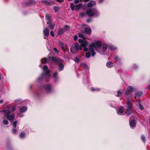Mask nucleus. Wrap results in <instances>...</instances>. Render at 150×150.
<instances>
[{"mask_svg": "<svg viewBox=\"0 0 150 150\" xmlns=\"http://www.w3.org/2000/svg\"><path fill=\"white\" fill-rule=\"evenodd\" d=\"M64 28L65 30V31H67L69 29L70 26L67 25H65L64 26Z\"/></svg>", "mask_w": 150, "mask_h": 150, "instance_id": "obj_39", "label": "nucleus"}, {"mask_svg": "<svg viewBox=\"0 0 150 150\" xmlns=\"http://www.w3.org/2000/svg\"><path fill=\"white\" fill-rule=\"evenodd\" d=\"M47 59L46 58H44L40 60V62L41 64H44L47 62Z\"/></svg>", "mask_w": 150, "mask_h": 150, "instance_id": "obj_29", "label": "nucleus"}, {"mask_svg": "<svg viewBox=\"0 0 150 150\" xmlns=\"http://www.w3.org/2000/svg\"><path fill=\"white\" fill-rule=\"evenodd\" d=\"M139 106L140 109V110H142L144 109V108L143 106L142 105H141L139 102Z\"/></svg>", "mask_w": 150, "mask_h": 150, "instance_id": "obj_40", "label": "nucleus"}, {"mask_svg": "<svg viewBox=\"0 0 150 150\" xmlns=\"http://www.w3.org/2000/svg\"><path fill=\"white\" fill-rule=\"evenodd\" d=\"M86 13H85L84 12H82L79 14V16L80 17H81V18H83V17H84L86 15Z\"/></svg>", "mask_w": 150, "mask_h": 150, "instance_id": "obj_36", "label": "nucleus"}, {"mask_svg": "<svg viewBox=\"0 0 150 150\" xmlns=\"http://www.w3.org/2000/svg\"><path fill=\"white\" fill-rule=\"evenodd\" d=\"M81 47L78 43L75 42L74 45L72 46L71 47V52L72 53L76 54L81 49Z\"/></svg>", "mask_w": 150, "mask_h": 150, "instance_id": "obj_8", "label": "nucleus"}, {"mask_svg": "<svg viewBox=\"0 0 150 150\" xmlns=\"http://www.w3.org/2000/svg\"><path fill=\"white\" fill-rule=\"evenodd\" d=\"M49 31L48 28L45 29L43 31L44 35L45 36H44V38L45 39H47V37L49 36Z\"/></svg>", "mask_w": 150, "mask_h": 150, "instance_id": "obj_14", "label": "nucleus"}, {"mask_svg": "<svg viewBox=\"0 0 150 150\" xmlns=\"http://www.w3.org/2000/svg\"><path fill=\"white\" fill-rule=\"evenodd\" d=\"M48 26L52 30H53L54 27V24H52L51 23H49Z\"/></svg>", "mask_w": 150, "mask_h": 150, "instance_id": "obj_28", "label": "nucleus"}, {"mask_svg": "<svg viewBox=\"0 0 150 150\" xmlns=\"http://www.w3.org/2000/svg\"><path fill=\"white\" fill-rule=\"evenodd\" d=\"M100 89L98 88H91V90L93 91H98L100 90Z\"/></svg>", "mask_w": 150, "mask_h": 150, "instance_id": "obj_34", "label": "nucleus"}, {"mask_svg": "<svg viewBox=\"0 0 150 150\" xmlns=\"http://www.w3.org/2000/svg\"><path fill=\"white\" fill-rule=\"evenodd\" d=\"M88 49L89 50V49ZM91 52L89 51V52H87L86 53V56L87 58H89V57L91 56Z\"/></svg>", "mask_w": 150, "mask_h": 150, "instance_id": "obj_35", "label": "nucleus"}, {"mask_svg": "<svg viewBox=\"0 0 150 150\" xmlns=\"http://www.w3.org/2000/svg\"><path fill=\"white\" fill-rule=\"evenodd\" d=\"M134 118V119H132V128H133L136 126V121L137 118H136L134 117L133 115H132V118Z\"/></svg>", "mask_w": 150, "mask_h": 150, "instance_id": "obj_23", "label": "nucleus"}, {"mask_svg": "<svg viewBox=\"0 0 150 150\" xmlns=\"http://www.w3.org/2000/svg\"><path fill=\"white\" fill-rule=\"evenodd\" d=\"M79 42L81 43V46L83 48V50L85 52L88 50V41L85 40H83L81 39H79L78 40Z\"/></svg>", "mask_w": 150, "mask_h": 150, "instance_id": "obj_7", "label": "nucleus"}, {"mask_svg": "<svg viewBox=\"0 0 150 150\" xmlns=\"http://www.w3.org/2000/svg\"><path fill=\"white\" fill-rule=\"evenodd\" d=\"M53 9L55 12H57L59 9V7L58 6H55L53 7Z\"/></svg>", "mask_w": 150, "mask_h": 150, "instance_id": "obj_37", "label": "nucleus"}, {"mask_svg": "<svg viewBox=\"0 0 150 150\" xmlns=\"http://www.w3.org/2000/svg\"><path fill=\"white\" fill-rule=\"evenodd\" d=\"M8 108H7L5 109L0 110V112H4V115H5V114H6L5 113H6V110H7Z\"/></svg>", "mask_w": 150, "mask_h": 150, "instance_id": "obj_44", "label": "nucleus"}, {"mask_svg": "<svg viewBox=\"0 0 150 150\" xmlns=\"http://www.w3.org/2000/svg\"><path fill=\"white\" fill-rule=\"evenodd\" d=\"M78 36L79 37L81 38H83L84 37V36L81 33H79L78 35Z\"/></svg>", "mask_w": 150, "mask_h": 150, "instance_id": "obj_49", "label": "nucleus"}, {"mask_svg": "<svg viewBox=\"0 0 150 150\" xmlns=\"http://www.w3.org/2000/svg\"><path fill=\"white\" fill-rule=\"evenodd\" d=\"M108 45L106 44H103L102 46V50L99 52L101 54H103L104 53L106 50Z\"/></svg>", "mask_w": 150, "mask_h": 150, "instance_id": "obj_15", "label": "nucleus"}, {"mask_svg": "<svg viewBox=\"0 0 150 150\" xmlns=\"http://www.w3.org/2000/svg\"><path fill=\"white\" fill-rule=\"evenodd\" d=\"M84 30L86 34L90 35L91 33V30L90 27H86L84 29Z\"/></svg>", "mask_w": 150, "mask_h": 150, "instance_id": "obj_21", "label": "nucleus"}, {"mask_svg": "<svg viewBox=\"0 0 150 150\" xmlns=\"http://www.w3.org/2000/svg\"><path fill=\"white\" fill-rule=\"evenodd\" d=\"M46 19L48 21L47 24H49V23H50L52 22V20L51 19V16L50 15H47L45 16Z\"/></svg>", "mask_w": 150, "mask_h": 150, "instance_id": "obj_19", "label": "nucleus"}, {"mask_svg": "<svg viewBox=\"0 0 150 150\" xmlns=\"http://www.w3.org/2000/svg\"><path fill=\"white\" fill-rule=\"evenodd\" d=\"M86 14L90 16L96 17L100 16L99 12L95 8H90L86 11Z\"/></svg>", "mask_w": 150, "mask_h": 150, "instance_id": "obj_5", "label": "nucleus"}, {"mask_svg": "<svg viewBox=\"0 0 150 150\" xmlns=\"http://www.w3.org/2000/svg\"><path fill=\"white\" fill-rule=\"evenodd\" d=\"M102 44L99 41H97L95 42H93L90 44L88 47L89 51L91 53V56L94 57L96 54L94 50L96 48H100L101 47Z\"/></svg>", "mask_w": 150, "mask_h": 150, "instance_id": "obj_3", "label": "nucleus"}, {"mask_svg": "<svg viewBox=\"0 0 150 150\" xmlns=\"http://www.w3.org/2000/svg\"><path fill=\"white\" fill-rule=\"evenodd\" d=\"M74 61L76 63H78L80 61V59L78 57H76Z\"/></svg>", "mask_w": 150, "mask_h": 150, "instance_id": "obj_45", "label": "nucleus"}, {"mask_svg": "<svg viewBox=\"0 0 150 150\" xmlns=\"http://www.w3.org/2000/svg\"><path fill=\"white\" fill-rule=\"evenodd\" d=\"M58 72L57 71H54L53 74L52 78L53 79V81L55 83H57L59 80V77L58 76Z\"/></svg>", "mask_w": 150, "mask_h": 150, "instance_id": "obj_11", "label": "nucleus"}, {"mask_svg": "<svg viewBox=\"0 0 150 150\" xmlns=\"http://www.w3.org/2000/svg\"><path fill=\"white\" fill-rule=\"evenodd\" d=\"M4 100H0V103L2 104L3 103Z\"/></svg>", "mask_w": 150, "mask_h": 150, "instance_id": "obj_61", "label": "nucleus"}, {"mask_svg": "<svg viewBox=\"0 0 150 150\" xmlns=\"http://www.w3.org/2000/svg\"><path fill=\"white\" fill-rule=\"evenodd\" d=\"M90 0H84V1H85L86 2H87V1H89Z\"/></svg>", "mask_w": 150, "mask_h": 150, "instance_id": "obj_64", "label": "nucleus"}, {"mask_svg": "<svg viewBox=\"0 0 150 150\" xmlns=\"http://www.w3.org/2000/svg\"><path fill=\"white\" fill-rule=\"evenodd\" d=\"M82 4H79L77 5H74V3H72L70 4V7L72 11L75 10L77 11L79 10L82 7Z\"/></svg>", "mask_w": 150, "mask_h": 150, "instance_id": "obj_10", "label": "nucleus"}, {"mask_svg": "<svg viewBox=\"0 0 150 150\" xmlns=\"http://www.w3.org/2000/svg\"><path fill=\"white\" fill-rule=\"evenodd\" d=\"M17 123V121H14L13 123V128H16V125Z\"/></svg>", "mask_w": 150, "mask_h": 150, "instance_id": "obj_43", "label": "nucleus"}, {"mask_svg": "<svg viewBox=\"0 0 150 150\" xmlns=\"http://www.w3.org/2000/svg\"><path fill=\"white\" fill-rule=\"evenodd\" d=\"M86 22L87 23H89L91 22V18H88L86 20Z\"/></svg>", "mask_w": 150, "mask_h": 150, "instance_id": "obj_48", "label": "nucleus"}, {"mask_svg": "<svg viewBox=\"0 0 150 150\" xmlns=\"http://www.w3.org/2000/svg\"><path fill=\"white\" fill-rule=\"evenodd\" d=\"M34 95L36 97H38L39 96V93L38 92H37L34 94Z\"/></svg>", "mask_w": 150, "mask_h": 150, "instance_id": "obj_53", "label": "nucleus"}, {"mask_svg": "<svg viewBox=\"0 0 150 150\" xmlns=\"http://www.w3.org/2000/svg\"><path fill=\"white\" fill-rule=\"evenodd\" d=\"M65 31L64 28H60L58 31V34L59 35H61L63 34Z\"/></svg>", "mask_w": 150, "mask_h": 150, "instance_id": "obj_18", "label": "nucleus"}, {"mask_svg": "<svg viewBox=\"0 0 150 150\" xmlns=\"http://www.w3.org/2000/svg\"><path fill=\"white\" fill-rule=\"evenodd\" d=\"M142 94V93L141 91L136 92L134 93V97L135 98H141Z\"/></svg>", "mask_w": 150, "mask_h": 150, "instance_id": "obj_17", "label": "nucleus"}, {"mask_svg": "<svg viewBox=\"0 0 150 150\" xmlns=\"http://www.w3.org/2000/svg\"><path fill=\"white\" fill-rule=\"evenodd\" d=\"M131 116L130 117V118L129 119V125L130 127H131Z\"/></svg>", "mask_w": 150, "mask_h": 150, "instance_id": "obj_54", "label": "nucleus"}, {"mask_svg": "<svg viewBox=\"0 0 150 150\" xmlns=\"http://www.w3.org/2000/svg\"><path fill=\"white\" fill-rule=\"evenodd\" d=\"M42 2L44 3L45 5H50V2L48 1L47 0H43L42 1Z\"/></svg>", "mask_w": 150, "mask_h": 150, "instance_id": "obj_26", "label": "nucleus"}, {"mask_svg": "<svg viewBox=\"0 0 150 150\" xmlns=\"http://www.w3.org/2000/svg\"><path fill=\"white\" fill-rule=\"evenodd\" d=\"M53 50H54V51H55L56 52H58V51H57V48H55V47H54V48Z\"/></svg>", "mask_w": 150, "mask_h": 150, "instance_id": "obj_60", "label": "nucleus"}, {"mask_svg": "<svg viewBox=\"0 0 150 150\" xmlns=\"http://www.w3.org/2000/svg\"><path fill=\"white\" fill-rule=\"evenodd\" d=\"M113 59L115 61L119 62L120 61V59L119 57L116 55H115L113 58Z\"/></svg>", "mask_w": 150, "mask_h": 150, "instance_id": "obj_31", "label": "nucleus"}, {"mask_svg": "<svg viewBox=\"0 0 150 150\" xmlns=\"http://www.w3.org/2000/svg\"><path fill=\"white\" fill-rule=\"evenodd\" d=\"M22 113H21L20 112L19 113H18L17 114V116L19 117H22L23 116V115L22 114Z\"/></svg>", "mask_w": 150, "mask_h": 150, "instance_id": "obj_46", "label": "nucleus"}, {"mask_svg": "<svg viewBox=\"0 0 150 150\" xmlns=\"http://www.w3.org/2000/svg\"><path fill=\"white\" fill-rule=\"evenodd\" d=\"M25 136V134L23 132L21 133L19 135V137L21 139L24 138Z\"/></svg>", "mask_w": 150, "mask_h": 150, "instance_id": "obj_32", "label": "nucleus"}, {"mask_svg": "<svg viewBox=\"0 0 150 150\" xmlns=\"http://www.w3.org/2000/svg\"><path fill=\"white\" fill-rule=\"evenodd\" d=\"M51 60L58 64L57 68L59 71H61L63 70L64 65L61 62V59H57L54 57H52L51 58Z\"/></svg>", "mask_w": 150, "mask_h": 150, "instance_id": "obj_6", "label": "nucleus"}, {"mask_svg": "<svg viewBox=\"0 0 150 150\" xmlns=\"http://www.w3.org/2000/svg\"><path fill=\"white\" fill-rule=\"evenodd\" d=\"M80 66L83 67L85 70H87L88 69V66L84 63H81L80 65Z\"/></svg>", "mask_w": 150, "mask_h": 150, "instance_id": "obj_24", "label": "nucleus"}, {"mask_svg": "<svg viewBox=\"0 0 150 150\" xmlns=\"http://www.w3.org/2000/svg\"><path fill=\"white\" fill-rule=\"evenodd\" d=\"M17 130L16 128H13L12 129V133L13 134H16L17 133Z\"/></svg>", "mask_w": 150, "mask_h": 150, "instance_id": "obj_33", "label": "nucleus"}, {"mask_svg": "<svg viewBox=\"0 0 150 150\" xmlns=\"http://www.w3.org/2000/svg\"><path fill=\"white\" fill-rule=\"evenodd\" d=\"M125 98L127 99V105L125 106L127 108L125 113L127 116L131 114V86H128L124 92Z\"/></svg>", "mask_w": 150, "mask_h": 150, "instance_id": "obj_1", "label": "nucleus"}, {"mask_svg": "<svg viewBox=\"0 0 150 150\" xmlns=\"http://www.w3.org/2000/svg\"><path fill=\"white\" fill-rule=\"evenodd\" d=\"M113 63L110 61L106 63V66L108 68H111L113 66Z\"/></svg>", "mask_w": 150, "mask_h": 150, "instance_id": "obj_25", "label": "nucleus"}, {"mask_svg": "<svg viewBox=\"0 0 150 150\" xmlns=\"http://www.w3.org/2000/svg\"><path fill=\"white\" fill-rule=\"evenodd\" d=\"M27 110V108L25 106H23L20 108L19 111L21 113H24L26 112Z\"/></svg>", "mask_w": 150, "mask_h": 150, "instance_id": "obj_16", "label": "nucleus"}, {"mask_svg": "<svg viewBox=\"0 0 150 150\" xmlns=\"http://www.w3.org/2000/svg\"><path fill=\"white\" fill-rule=\"evenodd\" d=\"M50 35L52 37H53L54 36V34L53 31H51L50 32Z\"/></svg>", "mask_w": 150, "mask_h": 150, "instance_id": "obj_52", "label": "nucleus"}, {"mask_svg": "<svg viewBox=\"0 0 150 150\" xmlns=\"http://www.w3.org/2000/svg\"><path fill=\"white\" fill-rule=\"evenodd\" d=\"M138 68V66H137V65H136V64H134L133 66V69H136Z\"/></svg>", "mask_w": 150, "mask_h": 150, "instance_id": "obj_50", "label": "nucleus"}, {"mask_svg": "<svg viewBox=\"0 0 150 150\" xmlns=\"http://www.w3.org/2000/svg\"><path fill=\"white\" fill-rule=\"evenodd\" d=\"M108 49L110 51L114 52L116 49V47L112 44H110L108 45Z\"/></svg>", "mask_w": 150, "mask_h": 150, "instance_id": "obj_22", "label": "nucleus"}, {"mask_svg": "<svg viewBox=\"0 0 150 150\" xmlns=\"http://www.w3.org/2000/svg\"><path fill=\"white\" fill-rule=\"evenodd\" d=\"M103 0H99L98 1V2L99 3H101L103 1Z\"/></svg>", "mask_w": 150, "mask_h": 150, "instance_id": "obj_59", "label": "nucleus"}, {"mask_svg": "<svg viewBox=\"0 0 150 150\" xmlns=\"http://www.w3.org/2000/svg\"><path fill=\"white\" fill-rule=\"evenodd\" d=\"M117 94L116 96L117 97H119L120 95L122 94L123 93V92L121 91L120 90H118L117 91Z\"/></svg>", "mask_w": 150, "mask_h": 150, "instance_id": "obj_30", "label": "nucleus"}, {"mask_svg": "<svg viewBox=\"0 0 150 150\" xmlns=\"http://www.w3.org/2000/svg\"><path fill=\"white\" fill-rule=\"evenodd\" d=\"M96 3L94 1H91L87 4V6L89 7H91L96 5Z\"/></svg>", "mask_w": 150, "mask_h": 150, "instance_id": "obj_20", "label": "nucleus"}, {"mask_svg": "<svg viewBox=\"0 0 150 150\" xmlns=\"http://www.w3.org/2000/svg\"><path fill=\"white\" fill-rule=\"evenodd\" d=\"M7 150H13L12 146L10 145H8L7 146Z\"/></svg>", "mask_w": 150, "mask_h": 150, "instance_id": "obj_42", "label": "nucleus"}, {"mask_svg": "<svg viewBox=\"0 0 150 150\" xmlns=\"http://www.w3.org/2000/svg\"><path fill=\"white\" fill-rule=\"evenodd\" d=\"M124 110V108L123 106H120L119 108L117 110V113L119 115H123Z\"/></svg>", "mask_w": 150, "mask_h": 150, "instance_id": "obj_12", "label": "nucleus"}, {"mask_svg": "<svg viewBox=\"0 0 150 150\" xmlns=\"http://www.w3.org/2000/svg\"><path fill=\"white\" fill-rule=\"evenodd\" d=\"M112 103H111H111H110V104H109V105H110V106L111 107H112V108H115V107H113V105H112Z\"/></svg>", "mask_w": 150, "mask_h": 150, "instance_id": "obj_62", "label": "nucleus"}, {"mask_svg": "<svg viewBox=\"0 0 150 150\" xmlns=\"http://www.w3.org/2000/svg\"><path fill=\"white\" fill-rule=\"evenodd\" d=\"M42 69L44 74H42L38 78V81L39 83L41 81L45 76V79H46L47 78H48L50 76V71L48 69V67L47 65H45L43 67Z\"/></svg>", "mask_w": 150, "mask_h": 150, "instance_id": "obj_4", "label": "nucleus"}, {"mask_svg": "<svg viewBox=\"0 0 150 150\" xmlns=\"http://www.w3.org/2000/svg\"><path fill=\"white\" fill-rule=\"evenodd\" d=\"M16 105H13L8 107L6 110V112L5 113V116L7 119L11 122H13L15 118V115L14 112H11L15 111L16 110Z\"/></svg>", "mask_w": 150, "mask_h": 150, "instance_id": "obj_2", "label": "nucleus"}, {"mask_svg": "<svg viewBox=\"0 0 150 150\" xmlns=\"http://www.w3.org/2000/svg\"><path fill=\"white\" fill-rule=\"evenodd\" d=\"M74 3L75 4H78L79 2V0H75L74 1Z\"/></svg>", "mask_w": 150, "mask_h": 150, "instance_id": "obj_55", "label": "nucleus"}, {"mask_svg": "<svg viewBox=\"0 0 150 150\" xmlns=\"http://www.w3.org/2000/svg\"><path fill=\"white\" fill-rule=\"evenodd\" d=\"M22 5L24 6L30 5L29 0L23 2Z\"/></svg>", "mask_w": 150, "mask_h": 150, "instance_id": "obj_27", "label": "nucleus"}, {"mask_svg": "<svg viewBox=\"0 0 150 150\" xmlns=\"http://www.w3.org/2000/svg\"><path fill=\"white\" fill-rule=\"evenodd\" d=\"M148 88L150 90V84L148 86Z\"/></svg>", "mask_w": 150, "mask_h": 150, "instance_id": "obj_63", "label": "nucleus"}, {"mask_svg": "<svg viewBox=\"0 0 150 150\" xmlns=\"http://www.w3.org/2000/svg\"><path fill=\"white\" fill-rule=\"evenodd\" d=\"M3 123L5 125H7L8 124V122L6 120H4L3 122Z\"/></svg>", "mask_w": 150, "mask_h": 150, "instance_id": "obj_47", "label": "nucleus"}, {"mask_svg": "<svg viewBox=\"0 0 150 150\" xmlns=\"http://www.w3.org/2000/svg\"><path fill=\"white\" fill-rule=\"evenodd\" d=\"M132 92L135 91L136 90V89L135 88H134V87H132Z\"/></svg>", "mask_w": 150, "mask_h": 150, "instance_id": "obj_56", "label": "nucleus"}, {"mask_svg": "<svg viewBox=\"0 0 150 150\" xmlns=\"http://www.w3.org/2000/svg\"><path fill=\"white\" fill-rule=\"evenodd\" d=\"M58 43L59 45L61 47L63 51H65V48L67 47V45L66 44L61 41H59Z\"/></svg>", "mask_w": 150, "mask_h": 150, "instance_id": "obj_13", "label": "nucleus"}, {"mask_svg": "<svg viewBox=\"0 0 150 150\" xmlns=\"http://www.w3.org/2000/svg\"><path fill=\"white\" fill-rule=\"evenodd\" d=\"M74 40L76 41L77 40L78 37L76 35H74Z\"/></svg>", "mask_w": 150, "mask_h": 150, "instance_id": "obj_51", "label": "nucleus"}, {"mask_svg": "<svg viewBox=\"0 0 150 150\" xmlns=\"http://www.w3.org/2000/svg\"><path fill=\"white\" fill-rule=\"evenodd\" d=\"M141 139L144 143H145L146 142V138L145 136L144 135H142L141 136Z\"/></svg>", "mask_w": 150, "mask_h": 150, "instance_id": "obj_41", "label": "nucleus"}, {"mask_svg": "<svg viewBox=\"0 0 150 150\" xmlns=\"http://www.w3.org/2000/svg\"><path fill=\"white\" fill-rule=\"evenodd\" d=\"M57 1L59 2H62L64 1V0H57Z\"/></svg>", "mask_w": 150, "mask_h": 150, "instance_id": "obj_58", "label": "nucleus"}, {"mask_svg": "<svg viewBox=\"0 0 150 150\" xmlns=\"http://www.w3.org/2000/svg\"><path fill=\"white\" fill-rule=\"evenodd\" d=\"M15 101L16 102H20L21 101V99H18L15 100Z\"/></svg>", "mask_w": 150, "mask_h": 150, "instance_id": "obj_57", "label": "nucleus"}, {"mask_svg": "<svg viewBox=\"0 0 150 150\" xmlns=\"http://www.w3.org/2000/svg\"><path fill=\"white\" fill-rule=\"evenodd\" d=\"M43 88L48 93H51L54 91L52 86L51 84H47L43 86Z\"/></svg>", "mask_w": 150, "mask_h": 150, "instance_id": "obj_9", "label": "nucleus"}, {"mask_svg": "<svg viewBox=\"0 0 150 150\" xmlns=\"http://www.w3.org/2000/svg\"><path fill=\"white\" fill-rule=\"evenodd\" d=\"M30 5H32L33 4H35L36 2L34 0H28Z\"/></svg>", "mask_w": 150, "mask_h": 150, "instance_id": "obj_38", "label": "nucleus"}]
</instances>
